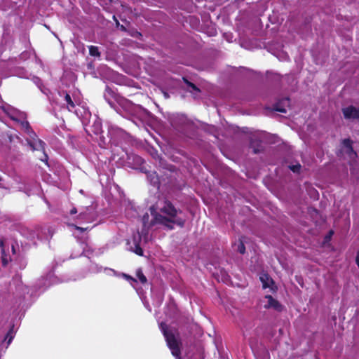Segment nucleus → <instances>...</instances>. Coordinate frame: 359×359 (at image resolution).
<instances>
[{
    "label": "nucleus",
    "instance_id": "nucleus-28",
    "mask_svg": "<svg viewBox=\"0 0 359 359\" xmlns=\"http://www.w3.org/2000/svg\"><path fill=\"white\" fill-rule=\"evenodd\" d=\"M163 93V95L165 98H168L169 97V95H168V91H165V90H163V91H161Z\"/></svg>",
    "mask_w": 359,
    "mask_h": 359
},
{
    "label": "nucleus",
    "instance_id": "nucleus-12",
    "mask_svg": "<svg viewBox=\"0 0 359 359\" xmlns=\"http://www.w3.org/2000/svg\"><path fill=\"white\" fill-rule=\"evenodd\" d=\"M250 147L253 149L254 154H259L263 151L261 143L255 142V141L250 142Z\"/></svg>",
    "mask_w": 359,
    "mask_h": 359
},
{
    "label": "nucleus",
    "instance_id": "nucleus-4",
    "mask_svg": "<svg viewBox=\"0 0 359 359\" xmlns=\"http://www.w3.org/2000/svg\"><path fill=\"white\" fill-rule=\"evenodd\" d=\"M290 100L289 97H284L281 100H279L276 102L273 105L272 109L276 111H278L280 113H286L287 108L290 107Z\"/></svg>",
    "mask_w": 359,
    "mask_h": 359
},
{
    "label": "nucleus",
    "instance_id": "nucleus-1",
    "mask_svg": "<svg viewBox=\"0 0 359 359\" xmlns=\"http://www.w3.org/2000/svg\"><path fill=\"white\" fill-rule=\"evenodd\" d=\"M160 212L151 211V215H154V219L156 223L161 224L170 230L174 229L173 224H176L180 228H183L186 223V219L178 217L179 213H182L180 209L175 207L173 203L168 199H164L161 203L159 207Z\"/></svg>",
    "mask_w": 359,
    "mask_h": 359
},
{
    "label": "nucleus",
    "instance_id": "nucleus-21",
    "mask_svg": "<svg viewBox=\"0 0 359 359\" xmlns=\"http://www.w3.org/2000/svg\"><path fill=\"white\" fill-rule=\"evenodd\" d=\"M290 170L294 172H299L301 168L300 164L294 165L290 167Z\"/></svg>",
    "mask_w": 359,
    "mask_h": 359
},
{
    "label": "nucleus",
    "instance_id": "nucleus-11",
    "mask_svg": "<svg viewBox=\"0 0 359 359\" xmlns=\"http://www.w3.org/2000/svg\"><path fill=\"white\" fill-rule=\"evenodd\" d=\"M260 280L262 283V286L264 288L269 287L270 283H273L272 278H271L268 274H263L262 276H260Z\"/></svg>",
    "mask_w": 359,
    "mask_h": 359
},
{
    "label": "nucleus",
    "instance_id": "nucleus-31",
    "mask_svg": "<svg viewBox=\"0 0 359 359\" xmlns=\"http://www.w3.org/2000/svg\"><path fill=\"white\" fill-rule=\"evenodd\" d=\"M189 92L191 93V95H192L193 97H194V95H195L194 91L190 90V91H189Z\"/></svg>",
    "mask_w": 359,
    "mask_h": 359
},
{
    "label": "nucleus",
    "instance_id": "nucleus-20",
    "mask_svg": "<svg viewBox=\"0 0 359 359\" xmlns=\"http://www.w3.org/2000/svg\"><path fill=\"white\" fill-rule=\"evenodd\" d=\"M238 251L242 255L245 252V247L243 242H240V243L238 244Z\"/></svg>",
    "mask_w": 359,
    "mask_h": 359
},
{
    "label": "nucleus",
    "instance_id": "nucleus-23",
    "mask_svg": "<svg viewBox=\"0 0 359 359\" xmlns=\"http://www.w3.org/2000/svg\"><path fill=\"white\" fill-rule=\"evenodd\" d=\"M123 277L126 279V280H132L133 282H137V280L135 278H134L133 277H132L130 275H128V274H123Z\"/></svg>",
    "mask_w": 359,
    "mask_h": 359
},
{
    "label": "nucleus",
    "instance_id": "nucleus-26",
    "mask_svg": "<svg viewBox=\"0 0 359 359\" xmlns=\"http://www.w3.org/2000/svg\"><path fill=\"white\" fill-rule=\"evenodd\" d=\"M70 215H74L76 213H77V209L74 207L71 209L70 212H69Z\"/></svg>",
    "mask_w": 359,
    "mask_h": 359
},
{
    "label": "nucleus",
    "instance_id": "nucleus-15",
    "mask_svg": "<svg viewBox=\"0 0 359 359\" xmlns=\"http://www.w3.org/2000/svg\"><path fill=\"white\" fill-rule=\"evenodd\" d=\"M89 54L91 56L94 57H100V52L99 51L98 47L95 46H89Z\"/></svg>",
    "mask_w": 359,
    "mask_h": 359
},
{
    "label": "nucleus",
    "instance_id": "nucleus-8",
    "mask_svg": "<svg viewBox=\"0 0 359 359\" xmlns=\"http://www.w3.org/2000/svg\"><path fill=\"white\" fill-rule=\"evenodd\" d=\"M60 96L65 97V100L67 104V109L69 111H72L75 107V103L74 102L72 94L70 95L67 91H58Z\"/></svg>",
    "mask_w": 359,
    "mask_h": 359
},
{
    "label": "nucleus",
    "instance_id": "nucleus-10",
    "mask_svg": "<svg viewBox=\"0 0 359 359\" xmlns=\"http://www.w3.org/2000/svg\"><path fill=\"white\" fill-rule=\"evenodd\" d=\"M257 359H270L269 351L264 348L255 353Z\"/></svg>",
    "mask_w": 359,
    "mask_h": 359
},
{
    "label": "nucleus",
    "instance_id": "nucleus-27",
    "mask_svg": "<svg viewBox=\"0 0 359 359\" xmlns=\"http://www.w3.org/2000/svg\"><path fill=\"white\" fill-rule=\"evenodd\" d=\"M355 262L359 268V250L358 251L357 255H356Z\"/></svg>",
    "mask_w": 359,
    "mask_h": 359
},
{
    "label": "nucleus",
    "instance_id": "nucleus-2",
    "mask_svg": "<svg viewBox=\"0 0 359 359\" xmlns=\"http://www.w3.org/2000/svg\"><path fill=\"white\" fill-rule=\"evenodd\" d=\"M160 327L172 355L177 359H181L180 342L176 339L173 332L168 329L165 323H161Z\"/></svg>",
    "mask_w": 359,
    "mask_h": 359
},
{
    "label": "nucleus",
    "instance_id": "nucleus-3",
    "mask_svg": "<svg viewBox=\"0 0 359 359\" xmlns=\"http://www.w3.org/2000/svg\"><path fill=\"white\" fill-rule=\"evenodd\" d=\"M341 111L346 120L359 119V109L353 105L344 107Z\"/></svg>",
    "mask_w": 359,
    "mask_h": 359
},
{
    "label": "nucleus",
    "instance_id": "nucleus-32",
    "mask_svg": "<svg viewBox=\"0 0 359 359\" xmlns=\"http://www.w3.org/2000/svg\"><path fill=\"white\" fill-rule=\"evenodd\" d=\"M39 142L41 145L44 144V142L41 140H39Z\"/></svg>",
    "mask_w": 359,
    "mask_h": 359
},
{
    "label": "nucleus",
    "instance_id": "nucleus-18",
    "mask_svg": "<svg viewBox=\"0 0 359 359\" xmlns=\"http://www.w3.org/2000/svg\"><path fill=\"white\" fill-rule=\"evenodd\" d=\"M13 339V329L11 328L7 332V334L4 338V340L7 341V344L9 345L11 343Z\"/></svg>",
    "mask_w": 359,
    "mask_h": 359
},
{
    "label": "nucleus",
    "instance_id": "nucleus-34",
    "mask_svg": "<svg viewBox=\"0 0 359 359\" xmlns=\"http://www.w3.org/2000/svg\"><path fill=\"white\" fill-rule=\"evenodd\" d=\"M1 180H2V178H1V177H0V182H1Z\"/></svg>",
    "mask_w": 359,
    "mask_h": 359
},
{
    "label": "nucleus",
    "instance_id": "nucleus-25",
    "mask_svg": "<svg viewBox=\"0 0 359 359\" xmlns=\"http://www.w3.org/2000/svg\"><path fill=\"white\" fill-rule=\"evenodd\" d=\"M149 219V215L147 213H146L144 216H143V218H142V220H143V222L144 224H145L147 220Z\"/></svg>",
    "mask_w": 359,
    "mask_h": 359
},
{
    "label": "nucleus",
    "instance_id": "nucleus-22",
    "mask_svg": "<svg viewBox=\"0 0 359 359\" xmlns=\"http://www.w3.org/2000/svg\"><path fill=\"white\" fill-rule=\"evenodd\" d=\"M74 227L75 229H76V230H78V231H79L81 232H84V231L90 229L89 227L83 228V227L79 226L77 225H74Z\"/></svg>",
    "mask_w": 359,
    "mask_h": 359
},
{
    "label": "nucleus",
    "instance_id": "nucleus-33",
    "mask_svg": "<svg viewBox=\"0 0 359 359\" xmlns=\"http://www.w3.org/2000/svg\"><path fill=\"white\" fill-rule=\"evenodd\" d=\"M158 179L156 178V180L154 182V184H156V183H158Z\"/></svg>",
    "mask_w": 359,
    "mask_h": 359
},
{
    "label": "nucleus",
    "instance_id": "nucleus-14",
    "mask_svg": "<svg viewBox=\"0 0 359 359\" xmlns=\"http://www.w3.org/2000/svg\"><path fill=\"white\" fill-rule=\"evenodd\" d=\"M136 276L138 278V279L141 283L145 284L147 282V279L146 276L144 275L142 270L141 269H138L137 270Z\"/></svg>",
    "mask_w": 359,
    "mask_h": 359
},
{
    "label": "nucleus",
    "instance_id": "nucleus-19",
    "mask_svg": "<svg viewBox=\"0 0 359 359\" xmlns=\"http://www.w3.org/2000/svg\"><path fill=\"white\" fill-rule=\"evenodd\" d=\"M134 252L139 255V256H142L143 255V250L142 248H141L140 245L139 243H136L135 245V250H134Z\"/></svg>",
    "mask_w": 359,
    "mask_h": 359
},
{
    "label": "nucleus",
    "instance_id": "nucleus-7",
    "mask_svg": "<svg viewBox=\"0 0 359 359\" xmlns=\"http://www.w3.org/2000/svg\"><path fill=\"white\" fill-rule=\"evenodd\" d=\"M268 299L267 305H265L266 309L273 308L274 310L277 311H281L283 309V306L280 304V302L274 299L271 295H266L265 297Z\"/></svg>",
    "mask_w": 359,
    "mask_h": 359
},
{
    "label": "nucleus",
    "instance_id": "nucleus-17",
    "mask_svg": "<svg viewBox=\"0 0 359 359\" xmlns=\"http://www.w3.org/2000/svg\"><path fill=\"white\" fill-rule=\"evenodd\" d=\"M1 251H2V256H1L2 265L4 266H6L8 264V262L11 261V258L9 256H8L7 255L5 254L4 248H2Z\"/></svg>",
    "mask_w": 359,
    "mask_h": 359
},
{
    "label": "nucleus",
    "instance_id": "nucleus-16",
    "mask_svg": "<svg viewBox=\"0 0 359 359\" xmlns=\"http://www.w3.org/2000/svg\"><path fill=\"white\" fill-rule=\"evenodd\" d=\"M21 125H22V128L25 129V130L28 133V134H30V133H33L34 135H35L34 132L32 130L29 123L28 121H22L21 123Z\"/></svg>",
    "mask_w": 359,
    "mask_h": 359
},
{
    "label": "nucleus",
    "instance_id": "nucleus-24",
    "mask_svg": "<svg viewBox=\"0 0 359 359\" xmlns=\"http://www.w3.org/2000/svg\"><path fill=\"white\" fill-rule=\"evenodd\" d=\"M77 218L79 219H86V212H80L79 215L77 216Z\"/></svg>",
    "mask_w": 359,
    "mask_h": 359
},
{
    "label": "nucleus",
    "instance_id": "nucleus-9",
    "mask_svg": "<svg viewBox=\"0 0 359 359\" xmlns=\"http://www.w3.org/2000/svg\"><path fill=\"white\" fill-rule=\"evenodd\" d=\"M179 86L182 88H184V85H186V87L187 88H191V90H200L194 83H191V81H189L187 79H186L185 77H182L181 80H180L179 81Z\"/></svg>",
    "mask_w": 359,
    "mask_h": 359
},
{
    "label": "nucleus",
    "instance_id": "nucleus-30",
    "mask_svg": "<svg viewBox=\"0 0 359 359\" xmlns=\"http://www.w3.org/2000/svg\"><path fill=\"white\" fill-rule=\"evenodd\" d=\"M0 247H1V249L4 248V241L0 240Z\"/></svg>",
    "mask_w": 359,
    "mask_h": 359
},
{
    "label": "nucleus",
    "instance_id": "nucleus-6",
    "mask_svg": "<svg viewBox=\"0 0 359 359\" xmlns=\"http://www.w3.org/2000/svg\"><path fill=\"white\" fill-rule=\"evenodd\" d=\"M104 97L111 106L114 104V102L111 100L112 98L119 104H121L123 102V98L119 96L116 91H107Z\"/></svg>",
    "mask_w": 359,
    "mask_h": 359
},
{
    "label": "nucleus",
    "instance_id": "nucleus-5",
    "mask_svg": "<svg viewBox=\"0 0 359 359\" xmlns=\"http://www.w3.org/2000/svg\"><path fill=\"white\" fill-rule=\"evenodd\" d=\"M342 144L346 148V154L351 158H354L357 157V153L353 148V141L346 138L342 140Z\"/></svg>",
    "mask_w": 359,
    "mask_h": 359
},
{
    "label": "nucleus",
    "instance_id": "nucleus-29",
    "mask_svg": "<svg viewBox=\"0 0 359 359\" xmlns=\"http://www.w3.org/2000/svg\"><path fill=\"white\" fill-rule=\"evenodd\" d=\"M333 233H334L333 231H332V230H330V231H329V234H328V236H327L326 238H330V237L332 236V234H333Z\"/></svg>",
    "mask_w": 359,
    "mask_h": 359
},
{
    "label": "nucleus",
    "instance_id": "nucleus-13",
    "mask_svg": "<svg viewBox=\"0 0 359 359\" xmlns=\"http://www.w3.org/2000/svg\"><path fill=\"white\" fill-rule=\"evenodd\" d=\"M80 91H73V93H72V97H73V100H74V102L75 103V106L76 105H81V103H82V100L80 97Z\"/></svg>",
    "mask_w": 359,
    "mask_h": 359
}]
</instances>
